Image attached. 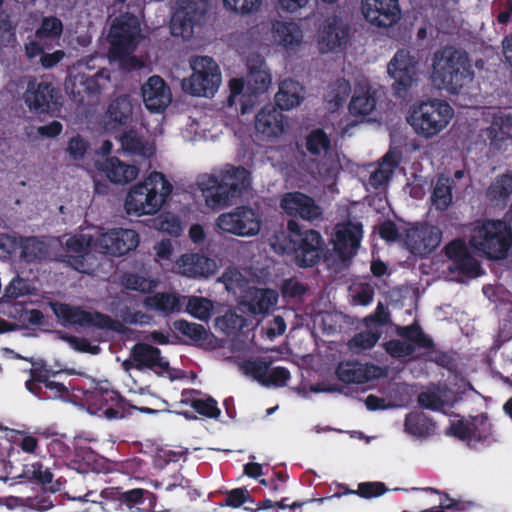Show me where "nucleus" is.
<instances>
[{"instance_id": "aec40b11", "label": "nucleus", "mask_w": 512, "mask_h": 512, "mask_svg": "<svg viewBox=\"0 0 512 512\" xmlns=\"http://www.w3.org/2000/svg\"><path fill=\"white\" fill-rule=\"evenodd\" d=\"M143 103L147 110L163 112L171 103L172 95L168 84L158 75H153L141 87Z\"/></svg>"}, {"instance_id": "f704fd0d", "label": "nucleus", "mask_w": 512, "mask_h": 512, "mask_svg": "<svg viewBox=\"0 0 512 512\" xmlns=\"http://www.w3.org/2000/svg\"><path fill=\"white\" fill-rule=\"evenodd\" d=\"M455 181L450 176L439 174L431 193V204L437 211H445L452 204Z\"/></svg>"}, {"instance_id": "3c124183", "label": "nucleus", "mask_w": 512, "mask_h": 512, "mask_svg": "<svg viewBox=\"0 0 512 512\" xmlns=\"http://www.w3.org/2000/svg\"><path fill=\"white\" fill-rule=\"evenodd\" d=\"M387 487L383 482H362L358 485L357 490L346 489L342 494H356L364 499H371L382 496Z\"/></svg>"}, {"instance_id": "ea45409f", "label": "nucleus", "mask_w": 512, "mask_h": 512, "mask_svg": "<svg viewBox=\"0 0 512 512\" xmlns=\"http://www.w3.org/2000/svg\"><path fill=\"white\" fill-rule=\"evenodd\" d=\"M305 148L311 156L318 157L330 150L331 140L323 129L316 128L306 136Z\"/></svg>"}, {"instance_id": "6e6552de", "label": "nucleus", "mask_w": 512, "mask_h": 512, "mask_svg": "<svg viewBox=\"0 0 512 512\" xmlns=\"http://www.w3.org/2000/svg\"><path fill=\"white\" fill-rule=\"evenodd\" d=\"M139 33L140 23L135 15L125 13L117 17L107 36L112 54L123 57L132 53L137 47Z\"/></svg>"}, {"instance_id": "c756f323", "label": "nucleus", "mask_w": 512, "mask_h": 512, "mask_svg": "<svg viewBox=\"0 0 512 512\" xmlns=\"http://www.w3.org/2000/svg\"><path fill=\"white\" fill-rule=\"evenodd\" d=\"M275 104L284 110H291L304 100V88L295 80L290 78L279 84V91L275 95Z\"/></svg>"}, {"instance_id": "7c9ffc66", "label": "nucleus", "mask_w": 512, "mask_h": 512, "mask_svg": "<svg viewBox=\"0 0 512 512\" xmlns=\"http://www.w3.org/2000/svg\"><path fill=\"white\" fill-rule=\"evenodd\" d=\"M437 423L424 412L412 411L406 414L404 430L417 438H429L436 434Z\"/></svg>"}, {"instance_id": "9d476101", "label": "nucleus", "mask_w": 512, "mask_h": 512, "mask_svg": "<svg viewBox=\"0 0 512 512\" xmlns=\"http://www.w3.org/2000/svg\"><path fill=\"white\" fill-rule=\"evenodd\" d=\"M208 9L207 0H179V8L171 17V34L190 39L194 34V28L200 26Z\"/></svg>"}, {"instance_id": "bf43d9fd", "label": "nucleus", "mask_w": 512, "mask_h": 512, "mask_svg": "<svg viewBox=\"0 0 512 512\" xmlns=\"http://www.w3.org/2000/svg\"><path fill=\"white\" fill-rule=\"evenodd\" d=\"M350 92L349 82L345 79H339L333 84L329 92V102L334 103L336 107H340L347 100Z\"/></svg>"}, {"instance_id": "69168bd1", "label": "nucleus", "mask_w": 512, "mask_h": 512, "mask_svg": "<svg viewBox=\"0 0 512 512\" xmlns=\"http://www.w3.org/2000/svg\"><path fill=\"white\" fill-rule=\"evenodd\" d=\"M48 379L49 377L46 372L34 368L30 370V379L26 381L25 386L34 395L41 396V384L45 385Z\"/></svg>"}, {"instance_id": "a18cd8bd", "label": "nucleus", "mask_w": 512, "mask_h": 512, "mask_svg": "<svg viewBox=\"0 0 512 512\" xmlns=\"http://www.w3.org/2000/svg\"><path fill=\"white\" fill-rule=\"evenodd\" d=\"M216 325L226 335L238 333L246 325V319L233 310H228L224 315L216 319Z\"/></svg>"}, {"instance_id": "f8f14e48", "label": "nucleus", "mask_w": 512, "mask_h": 512, "mask_svg": "<svg viewBox=\"0 0 512 512\" xmlns=\"http://www.w3.org/2000/svg\"><path fill=\"white\" fill-rule=\"evenodd\" d=\"M217 227L225 233L237 236H254L261 228L257 212L249 206H239L229 213L219 215Z\"/></svg>"}, {"instance_id": "412c9836", "label": "nucleus", "mask_w": 512, "mask_h": 512, "mask_svg": "<svg viewBox=\"0 0 512 512\" xmlns=\"http://www.w3.org/2000/svg\"><path fill=\"white\" fill-rule=\"evenodd\" d=\"M131 356L136 362V370L145 369L153 371L158 376L170 370V364L161 355V350L148 343L138 342L131 348Z\"/></svg>"}, {"instance_id": "864d4df0", "label": "nucleus", "mask_w": 512, "mask_h": 512, "mask_svg": "<svg viewBox=\"0 0 512 512\" xmlns=\"http://www.w3.org/2000/svg\"><path fill=\"white\" fill-rule=\"evenodd\" d=\"M224 7L236 14L249 15L258 11L263 0H222Z\"/></svg>"}, {"instance_id": "b1692460", "label": "nucleus", "mask_w": 512, "mask_h": 512, "mask_svg": "<svg viewBox=\"0 0 512 512\" xmlns=\"http://www.w3.org/2000/svg\"><path fill=\"white\" fill-rule=\"evenodd\" d=\"M349 38V27L338 19L327 20L319 33L321 52L327 53L345 45Z\"/></svg>"}, {"instance_id": "de8ad7c7", "label": "nucleus", "mask_w": 512, "mask_h": 512, "mask_svg": "<svg viewBox=\"0 0 512 512\" xmlns=\"http://www.w3.org/2000/svg\"><path fill=\"white\" fill-rule=\"evenodd\" d=\"M67 263L76 271L91 274L95 269L96 258L90 249L81 254H67Z\"/></svg>"}, {"instance_id": "1a4fd4ad", "label": "nucleus", "mask_w": 512, "mask_h": 512, "mask_svg": "<svg viewBox=\"0 0 512 512\" xmlns=\"http://www.w3.org/2000/svg\"><path fill=\"white\" fill-rule=\"evenodd\" d=\"M417 59L406 49H399L387 65L388 75L393 79L392 90L398 98H405L417 81Z\"/></svg>"}, {"instance_id": "39448f33", "label": "nucleus", "mask_w": 512, "mask_h": 512, "mask_svg": "<svg viewBox=\"0 0 512 512\" xmlns=\"http://www.w3.org/2000/svg\"><path fill=\"white\" fill-rule=\"evenodd\" d=\"M287 241V249L294 254L295 262L301 268H310L318 264L326 247L320 232L304 229L294 219L287 222Z\"/></svg>"}, {"instance_id": "ddd939ff", "label": "nucleus", "mask_w": 512, "mask_h": 512, "mask_svg": "<svg viewBox=\"0 0 512 512\" xmlns=\"http://www.w3.org/2000/svg\"><path fill=\"white\" fill-rule=\"evenodd\" d=\"M87 410L106 419H121L126 414V401L112 389H95L85 395Z\"/></svg>"}, {"instance_id": "e2e57ef3", "label": "nucleus", "mask_w": 512, "mask_h": 512, "mask_svg": "<svg viewBox=\"0 0 512 512\" xmlns=\"http://www.w3.org/2000/svg\"><path fill=\"white\" fill-rule=\"evenodd\" d=\"M379 338L380 334L378 332L365 330L355 334L350 342V345L351 347L359 348L361 350H367L374 347Z\"/></svg>"}, {"instance_id": "49530a36", "label": "nucleus", "mask_w": 512, "mask_h": 512, "mask_svg": "<svg viewBox=\"0 0 512 512\" xmlns=\"http://www.w3.org/2000/svg\"><path fill=\"white\" fill-rule=\"evenodd\" d=\"M247 84L251 93H263L267 91L271 84V75L265 70L250 66L247 76Z\"/></svg>"}, {"instance_id": "13d9d810", "label": "nucleus", "mask_w": 512, "mask_h": 512, "mask_svg": "<svg viewBox=\"0 0 512 512\" xmlns=\"http://www.w3.org/2000/svg\"><path fill=\"white\" fill-rule=\"evenodd\" d=\"M194 403V410L203 417L217 419L221 411L218 408L217 401L211 396H207L206 398H200L197 402Z\"/></svg>"}, {"instance_id": "0e129e2a", "label": "nucleus", "mask_w": 512, "mask_h": 512, "mask_svg": "<svg viewBox=\"0 0 512 512\" xmlns=\"http://www.w3.org/2000/svg\"><path fill=\"white\" fill-rule=\"evenodd\" d=\"M290 377V371L287 368L269 366V373L267 374L264 386L284 387L287 385Z\"/></svg>"}, {"instance_id": "cd10ccee", "label": "nucleus", "mask_w": 512, "mask_h": 512, "mask_svg": "<svg viewBox=\"0 0 512 512\" xmlns=\"http://www.w3.org/2000/svg\"><path fill=\"white\" fill-rule=\"evenodd\" d=\"M177 264L181 273L190 278L208 277L213 274L215 268L213 260L199 253L183 254Z\"/></svg>"}, {"instance_id": "4468645a", "label": "nucleus", "mask_w": 512, "mask_h": 512, "mask_svg": "<svg viewBox=\"0 0 512 512\" xmlns=\"http://www.w3.org/2000/svg\"><path fill=\"white\" fill-rule=\"evenodd\" d=\"M140 243L139 234L133 229L113 228L101 233L96 247L106 255L121 257L135 250Z\"/></svg>"}, {"instance_id": "423d86ee", "label": "nucleus", "mask_w": 512, "mask_h": 512, "mask_svg": "<svg viewBox=\"0 0 512 512\" xmlns=\"http://www.w3.org/2000/svg\"><path fill=\"white\" fill-rule=\"evenodd\" d=\"M453 115L454 110L447 101L433 99L414 105L407 122L418 135L431 138L446 128Z\"/></svg>"}, {"instance_id": "4d7b16f0", "label": "nucleus", "mask_w": 512, "mask_h": 512, "mask_svg": "<svg viewBox=\"0 0 512 512\" xmlns=\"http://www.w3.org/2000/svg\"><path fill=\"white\" fill-rule=\"evenodd\" d=\"M385 350L391 357L400 359L411 356L415 352V346L412 343L392 339L385 343Z\"/></svg>"}, {"instance_id": "4be33fe9", "label": "nucleus", "mask_w": 512, "mask_h": 512, "mask_svg": "<svg viewBox=\"0 0 512 512\" xmlns=\"http://www.w3.org/2000/svg\"><path fill=\"white\" fill-rule=\"evenodd\" d=\"M442 231L434 225H422L407 234V243L411 252L420 256L429 255L441 243Z\"/></svg>"}, {"instance_id": "7ed1b4c3", "label": "nucleus", "mask_w": 512, "mask_h": 512, "mask_svg": "<svg viewBox=\"0 0 512 512\" xmlns=\"http://www.w3.org/2000/svg\"><path fill=\"white\" fill-rule=\"evenodd\" d=\"M172 184L165 175L153 171L142 182L134 185L128 192L124 207L128 215H154L169 198Z\"/></svg>"}, {"instance_id": "774afa93", "label": "nucleus", "mask_w": 512, "mask_h": 512, "mask_svg": "<svg viewBox=\"0 0 512 512\" xmlns=\"http://www.w3.org/2000/svg\"><path fill=\"white\" fill-rule=\"evenodd\" d=\"M27 291L26 282L20 277H15L5 288L2 299L3 301L15 300L18 297L25 295Z\"/></svg>"}, {"instance_id": "0eeeda50", "label": "nucleus", "mask_w": 512, "mask_h": 512, "mask_svg": "<svg viewBox=\"0 0 512 512\" xmlns=\"http://www.w3.org/2000/svg\"><path fill=\"white\" fill-rule=\"evenodd\" d=\"M193 73L182 80V89L192 96L213 97L221 84V72L212 57L197 56L191 60Z\"/></svg>"}, {"instance_id": "9b49d317", "label": "nucleus", "mask_w": 512, "mask_h": 512, "mask_svg": "<svg viewBox=\"0 0 512 512\" xmlns=\"http://www.w3.org/2000/svg\"><path fill=\"white\" fill-rule=\"evenodd\" d=\"M23 98L29 110L35 114L56 112L62 105L59 88L44 80H30Z\"/></svg>"}, {"instance_id": "a19ab883", "label": "nucleus", "mask_w": 512, "mask_h": 512, "mask_svg": "<svg viewBox=\"0 0 512 512\" xmlns=\"http://www.w3.org/2000/svg\"><path fill=\"white\" fill-rule=\"evenodd\" d=\"M121 284L128 290L141 293H150L157 287V281L134 272L123 273Z\"/></svg>"}, {"instance_id": "338daca9", "label": "nucleus", "mask_w": 512, "mask_h": 512, "mask_svg": "<svg viewBox=\"0 0 512 512\" xmlns=\"http://www.w3.org/2000/svg\"><path fill=\"white\" fill-rule=\"evenodd\" d=\"M445 434L462 441H472V427L470 423H465L463 420L452 422Z\"/></svg>"}, {"instance_id": "393cba45", "label": "nucleus", "mask_w": 512, "mask_h": 512, "mask_svg": "<svg viewBox=\"0 0 512 512\" xmlns=\"http://www.w3.org/2000/svg\"><path fill=\"white\" fill-rule=\"evenodd\" d=\"M134 103L130 95L123 94L113 99L106 111V125L111 129L128 126L132 123Z\"/></svg>"}, {"instance_id": "bb28decb", "label": "nucleus", "mask_w": 512, "mask_h": 512, "mask_svg": "<svg viewBox=\"0 0 512 512\" xmlns=\"http://www.w3.org/2000/svg\"><path fill=\"white\" fill-rule=\"evenodd\" d=\"M512 116L496 114L490 125L483 130V135L493 149L501 150L512 139Z\"/></svg>"}, {"instance_id": "8fccbe9b", "label": "nucleus", "mask_w": 512, "mask_h": 512, "mask_svg": "<svg viewBox=\"0 0 512 512\" xmlns=\"http://www.w3.org/2000/svg\"><path fill=\"white\" fill-rule=\"evenodd\" d=\"M174 327L179 333L196 342L206 340L208 336L207 330L203 325L186 320L175 321Z\"/></svg>"}, {"instance_id": "680f3d73", "label": "nucleus", "mask_w": 512, "mask_h": 512, "mask_svg": "<svg viewBox=\"0 0 512 512\" xmlns=\"http://www.w3.org/2000/svg\"><path fill=\"white\" fill-rule=\"evenodd\" d=\"M120 323L114 320L109 315L100 312H90L88 323H85V327H96L99 329H107L112 331H118Z\"/></svg>"}, {"instance_id": "6ab92c4d", "label": "nucleus", "mask_w": 512, "mask_h": 512, "mask_svg": "<svg viewBox=\"0 0 512 512\" xmlns=\"http://www.w3.org/2000/svg\"><path fill=\"white\" fill-rule=\"evenodd\" d=\"M110 496L126 511L151 512L156 505V495L143 488L122 490L121 487L112 488Z\"/></svg>"}, {"instance_id": "603ef678", "label": "nucleus", "mask_w": 512, "mask_h": 512, "mask_svg": "<svg viewBox=\"0 0 512 512\" xmlns=\"http://www.w3.org/2000/svg\"><path fill=\"white\" fill-rule=\"evenodd\" d=\"M470 426L472 427L473 441H486L492 434V424L486 414L476 416L470 423Z\"/></svg>"}, {"instance_id": "a211bd4d", "label": "nucleus", "mask_w": 512, "mask_h": 512, "mask_svg": "<svg viewBox=\"0 0 512 512\" xmlns=\"http://www.w3.org/2000/svg\"><path fill=\"white\" fill-rule=\"evenodd\" d=\"M362 224L347 222L336 227L334 251L342 261L350 260L357 253L362 239Z\"/></svg>"}, {"instance_id": "c03bdc74", "label": "nucleus", "mask_w": 512, "mask_h": 512, "mask_svg": "<svg viewBox=\"0 0 512 512\" xmlns=\"http://www.w3.org/2000/svg\"><path fill=\"white\" fill-rule=\"evenodd\" d=\"M213 308V302L201 296H190L186 305V311L202 321H207L211 317Z\"/></svg>"}, {"instance_id": "37998d69", "label": "nucleus", "mask_w": 512, "mask_h": 512, "mask_svg": "<svg viewBox=\"0 0 512 512\" xmlns=\"http://www.w3.org/2000/svg\"><path fill=\"white\" fill-rule=\"evenodd\" d=\"M62 32V21L55 16H49L42 19L40 27L35 31V36L40 41L56 40L60 38Z\"/></svg>"}, {"instance_id": "2eb2a0df", "label": "nucleus", "mask_w": 512, "mask_h": 512, "mask_svg": "<svg viewBox=\"0 0 512 512\" xmlns=\"http://www.w3.org/2000/svg\"><path fill=\"white\" fill-rule=\"evenodd\" d=\"M362 11L365 19L379 28H389L401 18L399 0H363Z\"/></svg>"}, {"instance_id": "c9c22d12", "label": "nucleus", "mask_w": 512, "mask_h": 512, "mask_svg": "<svg viewBox=\"0 0 512 512\" xmlns=\"http://www.w3.org/2000/svg\"><path fill=\"white\" fill-rule=\"evenodd\" d=\"M19 483L28 482L46 487L52 484L54 475L49 467L44 466L41 461H34L23 465L19 475L12 476Z\"/></svg>"}, {"instance_id": "20e7f679", "label": "nucleus", "mask_w": 512, "mask_h": 512, "mask_svg": "<svg viewBox=\"0 0 512 512\" xmlns=\"http://www.w3.org/2000/svg\"><path fill=\"white\" fill-rule=\"evenodd\" d=\"M469 245L480 257L504 260L512 249V227L503 220H484L474 227Z\"/></svg>"}, {"instance_id": "4c0bfd02", "label": "nucleus", "mask_w": 512, "mask_h": 512, "mask_svg": "<svg viewBox=\"0 0 512 512\" xmlns=\"http://www.w3.org/2000/svg\"><path fill=\"white\" fill-rule=\"evenodd\" d=\"M273 32L275 39L285 47L298 45L302 39L297 25L290 22L277 21L273 24Z\"/></svg>"}, {"instance_id": "dca6fc26", "label": "nucleus", "mask_w": 512, "mask_h": 512, "mask_svg": "<svg viewBox=\"0 0 512 512\" xmlns=\"http://www.w3.org/2000/svg\"><path fill=\"white\" fill-rule=\"evenodd\" d=\"M109 81L110 75L107 69L98 70L93 75L78 73L66 83V89L70 91L74 101L84 103L86 97L99 95Z\"/></svg>"}, {"instance_id": "473e14b6", "label": "nucleus", "mask_w": 512, "mask_h": 512, "mask_svg": "<svg viewBox=\"0 0 512 512\" xmlns=\"http://www.w3.org/2000/svg\"><path fill=\"white\" fill-rule=\"evenodd\" d=\"M337 378L346 384H365L373 378L370 367L357 361L340 362L336 369Z\"/></svg>"}, {"instance_id": "5701e85b", "label": "nucleus", "mask_w": 512, "mask_h": 512, "mask_svg": "<svg viewBox=\"0 0 512 512\" xmlns=\"http://www.w3.org/2000/svg\"><path fill=\"white\" fill-rule=\"evenodd\" d=\"M283 110L276 104H266L257 113L255 129L262 135L271 138L278 137L284 132Z\"/></svg>"}, {"instance_id": "052dcab7", "label": "nucleus", "mask_w": 512, "mask_h": 512, "mask_svg": "<svg viewBox=\"0 0 512 512\" xmlns=\"http://www.w3.org/2000/svg\"><path fill=\"white\" fill-rule=\"evenodd\" d=\"M122 148L130 153L141 154L144 149V143L137 131L130 129L122 134L120 137Z\"/></svg>"}, {"instance_id": "5fc2aeb1", "label": "nucleus", "mask_w": 512, "mask_h": 512, "mask_svg": "<svg viewBox=\"0 0 512 512\" xmlns=\"http://www.w3.org/2000/svg\"><path fill=\"white\" fill-rule=\"evenodd\" d=\"M418 405L431 411H442L446 401L435 391H422L417 396Z\"/></svg>"}, {"instance_id": "72a5a7b5", "label": "nucleus", "mask_w": 512, "mask_h": 512, "mask_svg": "<svg viewBox=\"0 0 512 512\" xmlns=\"http://www.w3.org/2000/svg\"><path fill=\"white\" fill-rule=\"evenodd\" d=\"M486 195L496 206L505 208L512 198V171L498 175L489 185Z\"/></svg>"}, {"instance_id": "a878e982", "label": "nucleus", "mask_w": 512, "mask_h": 512, "mask_svg": "<svg viewBox=\"0 0 512 512\" xmlns=\"http://www.w3.org/2000/svg\"><path fill=\"white\" fill-rule=\"evenodd\" d=\"M278 293L268 288H249L241 305L246 306L251 314H267L278 302Z\"/></svg>"}, {"instance_id": "f03ea898", "label": "nucleus", "mask_w": 512, "mask_h": 512, "mask_svg": "<svg viewBox=\"0 0 512 512\" xmlns=\"http://www.w3.org/2000/svg\"><path fill=\"white\" fill-rule=\"evenodd\" d=\"M432 67L433 81L450 93H459L474 78L467 52L452 46L442 47L434 53Z\"/></svg>"}, {"instance_id": "e433bc0d", "label": "nucleus", "mask_w": 512, "mask_h": 512, "mask_svg": "<svg viewBox=\"0 0 512 512\" xmlns=\"http://www.w3.org/2000/svg\"><path fill=\"white\" fill-rule=\"evenodd\" d=\"M145 305L150 309L160 311L165 314H171L181 310L180 297L167 292H160L146 297Z\"/></svg>"}, {"instance_id": "79ce46f5", "label": "nucleus", "mask_w": 512, "mask_h": 512, "mask_svg": "<svg viewBox=\"0 0 512 512\" xmlns=\"http://www.w3.org/2000/svg\"><path fill=\"white\" fill-rule=\"evenodd\" d=\"M46 254L45 245L36 237H28L21 242L20 257L26 263H33L44 258Z\"/></svg>"}, {"instance_id": "58836bf2", "label": "nucleus", "mask_w": 512, "mask_h": 512, "mask_svg": "<svg viewBox=\"0 0 512 512\" xmlns=\"http://www.w3.org/2000/svg\"><path fill=\"white\" fill-rule=\"evenodd\" d=\"M376 107L375 97L367 90H356L349 103V113L355 117L367 116Z\"/></svg>"}, {"instance_id": "f3484780", "label": "nucleus", "mask_w": 512, "mask_h": 512, "mask_svg": "<svg viewBox=\"0 0 512 512\" xmlns=\"http://www.w3.org/2000/svg\"><path fill=\"white\" fill-rule=\"evenodd\" d=\"M280 206L287 215L310 222L321 218L323 214L322 208L311 196L299 191L284 194Z\"/></svg>"}, {"instance_id": "6e6d98bb", "label": "nucleus", "mask_w": 512, "mask_h": 512, "mask_svg": "<svg viewBox=\"0 0 512 512\" xmlns=\"http://www.w3.org/2000/svg\"><path fill=\"white\" fill-rule=\"evenodd\" d=\"M454 270L460 274L475 278L482 274V268L478 260L468 253L462 259H458L457 263L454 264Z\"/></svg>"}, {"instance_id": "2f4dec72", "label": "nucleus", "mask_w": 512, "mask_h": 512, "mask_svg": "<svg viewBox=\"0 0 512 512\" xmlns=\"http://www.w3.org/2000/svg\"><path fill=\"white\" fill-rule=\"evenodd\" d=\"M50 308L63 326L77 325L85 327V323H88L89 321L90 312L85 311L81 307L55 301L50 302Z\"/></svg>"}, {"instance_id": "f257e3e1", "label": "nucleus", "mask_w": 512, "mask_h": 512, "mask_svg": "<svg viewBox=\"0 0 512 512\" xmlns=\"http://www.w3.org/2000/svg\"><path fill=\"white\" fill-rule=\"evenodd\" d=\"M197 185L206 206L215 210L229 206L241 197L251 185V175L242 166L227 165L218 175L199 176Z\"/></svg>"}, {"instance_id": "c85d7f7f", "label": "nucleus", "mask_w": 512, "mask_h": 512, "mask_svg": "<svg viewBox=\"0 0 512 512\" xmlns=\"http://www.w3.org/2000/svg\"><path fill=\"white\" fill-rule=\"evenodd\" d=\"M99 169L115 184L130 183L139 174V168L136 165L127 164L115 156L107 158Z\"/></svg>"}, {"instance_id": "09e8293b", "label": "nucleus", "mask_w": 512, "mask_h": 512, "mask_svg": "<svg viewBox=\"0 0 512 512\" xmlns=\"http://www.w3.org/2000/svg\"><path fill=\"white\" fill-rule=\"evenodd\" d=\"M272 361L265 359L248 360L242 365V369L246 375H250L264 386L267 374L269 373V366Z\"/></svg>"}]
</instances>
